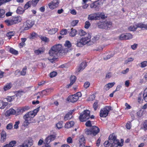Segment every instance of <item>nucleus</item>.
Masks as SVG:
<instances>
[{
  "label": "nucleus",
  "mask_w": 147,
  "mask_h": 147,
  "mask_svg": "<svg viewBox=\"0 0 147 147\" xmlns=\"http://www.w3.org/2000/svg\"><path fill=\"white\" fill-rule=\"evenodd\" d=\"M39 108L34 109L32 111L27 113L24 117L23 119L24 121L23 123V125L24 127L28 126L30 123H34L33 118L36 115L39 111Z\"/></svg>",
  "instance_id": "f257e3e1"
},
{
  "label": "nucleus",
  "mask_w": 147,
  "mask_h": 147,
  "mask_svg": "<svg viewBox=\"0 0 147 147\" xmlns=\"http://www.w3.org/2000/svg\"><path fill=\"white\" fill-rule=\"evenodd\" d=\"M62 49V45L60 44L56 45L51 47L49 51V53L50 56L53 57L51 58L49 57V60L51 62H53L57 59L56 57L57 56L58 53H61Z\"/></svg>",
  "instance_id": "f03ea898"
},
{
  "label": "nucleus",
  "mask_w": 147,
  "mask_h": 147,
  "mask_svg": "<svg viewBox=\"0 0 147 147\" xmlns=\"http://www.w3.org/2000/svg\"><path fill=\"white\" fill-rule=\"evenodd\" d=\"M90 38L91 36L89 34L82 36L77 41L76 45L78 47H82L89 42H91Z\"/></svg>",
  "instance_id": "7ed1b4c3"
},
{
  "label": "nucleus",
  "mask_w": 147,
  "mask_h": 147,
  "mask_svg": "<svg viewBox=\"0 0 147 147\" xmlns=\"http://www.w3.org/2000/svg\"><path fill=\"white\" fill-rule=\"evenodd\" d=\"M100 131V129L97 127L93 126L90 127V129H87L86 131V134L88 135L92 136H95Z\"/></svg>",
  "instance_id": "20e7f679"
},
{
  "label": "nucleus",
  "mask_w": 147,
  "mask_h": 147,
  "mask_svg": "<svg viewBox=\"0 0 147 147\" xmlns=\"http://www.w3.org/2000/svg\"><path fill=\"white\" fill-rule=\"evenodd\" d=\"M119 140L117 139V137L114 133L111 134L109 136V140L107 141H106L104 143V146L106 147H108L111 144L116 141Z\"/></svg>",
  "instance_id": "39448f33"
},
{
  "label": "nucleus",
  "mask_w": 147,
  "mask_h": 147,
  "mask_svg": "<svg viewBox=\"0 0 147 147\" xmlns=\"http://www.w3.org/2000/svg\"><path fill=\"white\" fill-rule=\"evenodd\" d=\"M90 118V111L88 110L84 111L83 113H81L79 118L81 121H86Z\"/></svg>",
  "instance_id": "423d86ee"
},
{
  "label": "nucleus",
  "mask_w": 147,
  "mask_h": 147,
  "mask_svg": "<svg viewBox=\"0 0 147 147\" xmlns=\"http://www.w3.org/2000/svg\"><path fill=\"white\" fill-rule=\"evenodd\" d=\"M82 94L80 92H78L76 94L69 96L67 98V100L72 102L77 101L79 97H81Z\"/></svg>",
  "instance_id": "0eeeda50"
},
{
  "label": "nucleus",
  "mask_w": 147,
  "mask_h": 147,
  "mask_svg": "<svg viewBox=\"0 0 147 147\" xmlns=\"http://www.w3.org/2000/svg\"><path fill=\"white\" fill-rule=\"evenodd\" d=\"M111 106H106L103 109H101L100 113V117H105L108 115L109 111L111 110Z\"/></svg>",
  "instance_id": "6e6552de"
},
{
  "label": "nucleus",
  "mask_w": 147,
  "mask_h": 147,
  "mask_svg": "<svg viewBox=\"0 0 147 147\" xmlns=\"http://www.w3.org/2000/svg\"><path fill=\"white\" fill-rule=\"evenodd\" d=\"M132 34L129 33L122 34L119 36V38L121 40H130L132 39Z\"/></svg>",
  "instance_id": "1a4fd4ad"
},
{
  "label": "nucleus",
  "mask_w": 147,
  "mask_h": 147,
  "mask_svg": "<svg viewBox=\"0 0 147 147\" xmlns=\"http://www.w3.org/2000/svg\"><path fill=\"white\" fill-rule=\"evenodd\" d=\"M101 13H100L90 14L88 15V19L91 20H96L101 16Z\"/></svg>",
  "instance_id": "9d476101"
},
{
  "label": "nucleus",
  "mask_w": 147,
  "mask_h": 147,
  "mask_svg": "<svg viewBox=\"0 0 147 147\" xmlns=\"http://www.w3.org/2000/svg\"><path fill=\"white\" fill-rule=\"evenodd\" d=\"M87 63L85 62H82L80 65L79 67L76 70V73H78L82 71L87 66Z\"/></svg>",
  "instance_id": "9b49d317"
},
{
  "label": "nucleus",
  "mask_w": 147,
  "mask_h": 147,
  "mask_svg": "<svg viewBox=\"0 0 147 147\" xmlns=\"http://www.w3.org/2000/svg\"><path fill=\"white\" fill-rule=\"evenodd\" d=\"M100 3L98 1H96L90 4V7L91 8H94L96 11H98L100 8Z\"/></svg>",
  "instance_id": "f8f14e48"
},
{
  "label": "nucleus",
  "mask_w": 147,
  "mask_h": 147,
  "mask_svg": "<svg viewBox=\"0 0 147 147\" xmlns=\"http://www.w3.org/2000/svg\"><path fill=\"white\" fill-rule=\"evenodd\" d=\"M33 25L31 22L29 20L27 21L24 24V30H27L31 27Z\"/></svg>",
  "instance_id": "ddd939ff"
},
{
  "label": "nucleus",
  "mask_w": 147,
  "mask_h": 147,
  "mask_svg": "<svg viewBox=\"0 0 147 147\" xmlns=\"http://www.w3.org/2000/svg\"><path fill=\"white\" fill-rule=\"evenodd\" d=\"M112 23L110 22H105L102 24L101 27L102 28L108 29L110 28L112 26Z\"/></svg>",
  "instance_id": "4468645a"
},
{
  "label": "nucleus",
  "mask_w": 147,
  "mask_h": 147,
  "mask_svg": "<svg viewBox=\"0 0 147 147\" xmlns=\"http://www.w3.org/2000/svg\"><path fill=\"white\" fill-rule=\"evenodd\" d=\"M85 139L83 136H81L79 137V143L80 144V146L83 147L85 146Z\"/></svg>",
  "instance_id": "2eb2a0df"
},
{
  "label": "nucleus",
  "mask_w": 147,
  "mask_h": 147,
  "mask_svg": "<svg viewBox=\"0 0 147 147\" xmlns=\"http://www.w3.org/2000/svg\"><path fill=\"white\" fill-rule=\"evenodd\" d=\"M55 138V136L53 135H50L47 137L45 140V142L46 143L49 144L50 142L54 140Z\"/></svg>",
  "instance_id": "dca6fc26"
},
{
  "label": "nucleus",
  "mask_w": 147,
  "mask_h": 147,
  "mask_svg": "<svg viewBox=\"0 0 147 147\" xmlns=\"http://www.w3.org/2000/svg\"><path fill=\"white\" fill-rule=\"evenodd\" d=\"M16 113V111L15 110L13 109H10L6 111L5 113V115L6 116L8 117L11 115L15 114Z\"/></svg>",
  "instance_id": "f3484780"
},
{
  "label": "nucleus",
  "mask_w": 147,
  "mask_h": 147,
  "mask_svg": "<svg viewBox=\"0 0 147 147\" xmlns=\"http://www.w3.org/2000/svg\"><path fill=\"white\" fill-rule=\"evenodd\" d=\"M1 141L2 142H4L6 140V132L4 131H2L1 133Z\"/></svg>",
  "instance_id": "a211bd4d"
},
{
  "label": "nucleus",
  "mask_w": 147,
  "mask_h": 147,
  "mask_svg": "<svg viewBox=\"0 0 147 147\" xmlns=\"http://www.w3.org/2000/svg\"><path fill=\"white\" fill-rule=\"evenodd\" d=\"M45 51V49L42 48H40L34 51V53L36 55H39L43 53Z\"/></svg>",
  "instance_id": "6ab92c4d"
},
{
  "label": "nucleus",
  "mask_w": 147,
  "mask_h": 147,
  "mask_svg": "<svg viewBox=\"0 0 147 147\" xmlns=\"http://www.w3.org/2000/svg\"><path fill=\"white\" fill-rule=\"evenodd\" d=\"M76 80V77L75 76H71L70 78V83L69 84L67 85V88H69L75 82Z\"/></svg>",
  "instance_id": "aec40b11"
},
{
  "label": "nucleus",
  "mask_w": 147,
  "mask_h": 147,
  "mask_svg": "<svg viewBox=\"0 0 147 147\" xmlns=\"http://www.w3.org/2000/svg\"><path fill=\"white\" fill-rule=\"evenodd\" d=\"M115 84V82L109 83L105 86L104 89L106 90H108L110 88L113 87Z\"/></svg>",
  "instance_id": "412c9836"
},
{
  "label": "nucleus",
  "mask_w": 147,
  "mask_h": 147,
  "mask_svg": "<svg viewBox=\"0 0 147 147\" xmlns=\"http://www.w3.org/2000/svg\"><path fill=\"white\" fill-rule=\"evenodd\" d=\"M111 144L110 147H117L118 146H121L123 145V143H120L119 141H116Z\"/></svg>",
  "instance_id": "4be33fe9"
},
{
  "label": "nucleus",
  "mask_w": 147,
  "mask_h": 147,
  "mask_svg": "<svg viewBox=\"0 0 147 147\" xmlns=\"http://www.w3.org/2000/svg\"><path fill=\"white\" fill-rule=\"evenodd\" d=\"M74 124V122L73 121H69L65 123V127L67 128H69L72 127Z\"/></svg>",
  "instance_id": "5701e85b"
},
{
  "label": "nucleus",
  "mask_w": 147,
  "mask_h": 147,
  "mask_svg": "<svg viewBox=\"0 0 147 147\" xmlns=\"http://www.w3.org/2000/svg\"><path fill=\"white\" fill-rule=\"evenodd\" d=\"M12 19L14 24L20 22L22 20V18L20 16L14 17Z\"/></svg>",
  "instance_id": "b1692460"
},
{
  "label": "nucleus",
  "mask_w": 147,
  "mask_h": 147,
  "mask_svg": "<svg viewBox=\"0 0 147 147\" xmlns=\"http://www.w3.org/2000/svg\"><path fill=\"white\" fill-rule=\"evenodd\" d=\"M16 143L15 140H13L10 142L8 144H7L2 147H13Z\"/></svg>",
  "instance_id": "393cba45"
},
{
  "label": "nucleus",
  "mask_w": 147,
  "mask_h": 147,
  "mask_svg": "<svg viewBox=\"0 0 147 147\" xmlns=\"http://www.w3.org/2000/svg\"><path fill=\"white\" fill-rule=\"evenodd\" d=\"M136 26L137 28H139L142 29L144 28L145 29H147V24H143L142 23H140L136 24Z\"/></svg>",
  "instance_id": "a878e982"
},
{
  "label": "nucleus",
  "mask_w": 147,
  "mask_h": 147,
  "mask_svg": "<svg viewBox=\"0 0 147 147\" xmlns=\"http://www.w3.org/2000/svg\"><path fill=\"white\" fill-rule=\"evenodd\" d=\"M72 117V112H69L64 117V119L65 121H67L70 119Z\"/></svg>",
  "instance_id": "bb28decb"
},
{
  "label": "nucleus",
  "mask_w": 147,
  "mask_h": 147,
  "mask_svg": "<svg viewBox=\"0 0 147 147\" xmlns=\"http://www.w3.org/2000/svg\"><path fill=\"white\" fill-rule=\"evenodd\" d=\"M30 107L28 106H26L20 108V112H24L29 110Z\"/></svg>",
  "instance_id": "cd10ccee"
},
{
  "label": "nucleus",
  "mask_w": 147,
  "mask_h": 147,
  "mask_svg": "<svg viewBox=\"0 0 147 147\" xmlns=\"http://www.w3.org/2000/svg\"><path fill=\"white\" fill-rule=\"evenodd\" d=\"M8 105L7 102L0 101V109H3Z\"/></svg>",
  "instance_id": "c85d7f7f"
},
{
  "label": "nucleus",
  "mask_w": 147,
  "mask_h": 147,
  "mask_svg": "<svg viewBox=\"0 0 147 147\" xmlns=\"http://www.w3.org/2000/svg\"><path fill=\"white\" fill-rule=\"evenodd\" d=\"M5 22L7 26H10L14 24L12 19L11 20H6Z\"/></svg>",
  "instance_id": "c756f323"
},
{
  "label": "nucleus",
  "mask_w": 147,
  "mask_h": 147,
  "mask_svg": "<svg viewBox=\"0 0 147 147\" xmlns=\"http://www.w3.org/2000/svg\"><path fill=\"white\" fill-rule=\"evenodd\" d=\"M24 9L22 7H18L16 11V12L17 13L21 14L24 12Z\"/></svg>",
  "instance_id": "7c9ffc66"
},
{
  "label": "nucleus",
  "mask_w": 147,
  "mask_h": 147,
  "mask_svg": "<svg viewBox=\"0 0 147 147\" xmlns=\"http://www.w3.org/2000/svg\"><path fill=\"white\" fill-rule=\"evenodd\" d=\"M71 31L70 32L69 35L70 36L73 37L76 36L77 34V30L75 29H73L72 28L71 29Z\"/></svg>",
  "instance_id": "2f4dec72"
},
{
  "label": "nucleus",
  "mask_w": 147,
  "mask_h": 147,
  "mask_svg": "<svg viewBox=\"0 0 147 147\" xmlns=\"http://www.w3.org/2000/svg\"><path fill=\"white\" fill-rule=\"evenodd\" d=\"M58 29L57 28H52L49 30L48 33L51 35L54 34L58 31Z\"/></svg>",
  "instance_id": "473e14b6"
},
{
  "label": "nucleus",
  "mask_w": 147,
  "mask_h": 147,
  "mask_svg": "<svg viewBox=\"0 0 147 147\" xmlns=\"http://www.w3.org/2000/svg\"><path fill=\"white\" fill-rule=\"evenodd\" d=\"M12 85L11 83L7 84L4 87V90L6 91L10 89Z\"/></svg>",
  "instance_id": "72a5a7b5"
},
{
  "label": "nucleus",
  "mask_w": 147,
  "mask_h": 147,
  "mask_svg": "<svg viewBox=\"0 0 147 147\" xmlns=\"http://www.w3.org/2000/svg\"><path fill=\"white\" fill-rule=\"evenodd\" d=\"M128 30L131 31H134L137 29L136 25H132L128 27Z\"/></svg>",
  "instance_id": "f704fd0d"
},
{
  "label": "nucleus",
  "mask_w": 147,
  "mask_h": 147,
  "mask_svg": "<svg viewBox=\"0 0 147 147\" xmlns=\"http://www.w3.org/2000/svg\"><path fill=\"white\" fill-rule=\"evenodd\" d=\"M15 34V32L14 31H11L7 33L6 36L8 38L10 39L11 36H13Z\"/></svg>",
  "instance_id": "c9c22d12"
},
{
  "label": "nucleus",
  "mask_w": 147,
  "mask_h": 147,
  "mask_svg": "<svg viewBox=\"0 0 147 147\" xmlns=\"http://www.w3.org/2000/svg\"><path fill=\"white\" fill-rule=\"evenodd\" d=\"M25 144H26L27 145V147L29 146H31L32 145V140H27L24 143Z\"/></svg>",
  "instance_id": "e433bc0d"
},
{
  "label": "nucleus",
  "mask_w": 147,
  "mask_h": 147,
  "mask_svg": "<svg viewBox=\"0 0 147 147\" xmlns=\"http://www.w3.org/2000/svg\"><path fill=\"white\" fill-rule=\"evenodd\" d=\"M9 51V52L13 54L17 55L18 54V51L12 48H10Z\"/></svg>",
  "instance_id": "4c0bfd02"
},
{
  "label": "nucleus",
  "mask_w": 147,
  "mask_h": 147,
  "mask_svg": "<svg viewBox=\"0 0 147 147\" xmlns=\"http://www.w3.org/2000/svg\"><path fill=\"white\" fill-rule=\"evenodd\" d=\"M100 38V36L99 35H96L91 40V42L92 43L95 42L96 41L98 40Z\"/></svg>",
  "instance_id": "58836bf2"
},
{
  "label": "nucleus",
  "mask_w": 147,
  "mask_h": 147,
  "mask_svg": "<svg viewBox=\"0 0 147 147\" xmlns=\"http://www.w3.org/2000/svg\"><path fill=\"white\" fill-rule=\"evenodd\" d=\"M15 98L16 96H8L6 98V99L8 101L11 102Z\"/></svg>",
  "instance_id": "ea45409f"
},
{
  "label": "nucleus",
  "mask_w": 147,
  "mask_h": 147,
  "mask_svg": "<svg viewBox=\"0 0 147 147\" xmlns=\"http://www.w3.org/2000/svg\"><path fill=\"white\" fill-rule=\"evenodd\" d=\"M53 4V5L54 6L55 8L58 6L59 4V2L57 0H54L53 1L51 2Z\"/></svg>",
  "instance_id": "a19ab883"
},
{
  "label": "nucleus",
  "mask_w": 147,
  "mask_h": 147,
  "mask_svg": "<svg viewBox=\"0 0 147 147\" xmlns=\"http://www.w3.org/2000/svg\"><path fill=\"white\" fill-rule=\"evenodd\" d=\"M5 11L3 9H0V18H3L4 17Z\"/></svg>",
  "instance_id": "79ce46f5"
},
{
  "label": "nucleus",
  "mask_w": 147,
  "mask_h": 147,
  "mask_svg": "<svg viewBox=\"0 0 147 147\" xmlns=\"http://www.w3.org/2000/svg\"><path fill=\"white\" fill-rule=\"evenodd\" d=\"M140 67L144 68L147 66V61H144L141 63Z\"/></svg>",
  "instance_id": "37998d69"
},
{
  "label": "nucleus",
  "mask_w": 147,
  "mask_h": 147,
  "mask_svg": "<svg viewBox=\"0 0 147 147\" xmlns=\"http://www.w3.org/2000/svg\"><path fill=\"white\" fill-rule=\"evenodd\" d=\"M26 67H24L22 69V71L20 72L21 75L22 76H25L26 74Z\"/></svg>",
  "instance_id": "c03bdc74"
},
{
  "label": "nucleus",
  "mask_w": 147,
  "mask_h": 147,
  "mask_svg": "<svg viewBox=\"0 0 147 147\" xmlns=\"http://www.w3.org/2000/svg\"><path fill=\"white\" fill-rule=\"evenodd\" d=\"M31 5V2L30 1L28 2L25 5L24 8L25 9H28L29 7H30Z\"/></svg>",
  "instance_id": "a18cd8bd"
},
{
  "label": "nucleus",
  "mask_w": 147,
  "mask_h": 147,
  "mask_svg": "<svg viewBox=\"0 0 147 147\" xmlns=\"http://www.w3.org/2000/svg\"><path fill=\"white\" fill-rule=\"evenodd\" d=\"M39 0H32V1H31V4H32L33 6L34 7L36 5Z\"/></svg>",
  "instance_id": "49530a36"
},
{
  "label": "nucleus",
  "mask_w": 147,
  "mask_h": 147,
  "mask_svg": "<svg viewBox=\"0 0 147 147\" xmlns=\"http://www.w3.org/2000/svg\"><path fill=\"white\" fill-rule=\"evenodd\" d=\"M40 38L42 40L46 42H48L49 41V38L46 37L41 36Z\"/></svg>",
  "instance_id": "de8ad7c7"
},
{
  "label": "nucleus",
  "mask_w": 147,
  "mask_h": 147,
  "mask_svg": "<svg viewBox=\"0 0 147 147\" xmlns=\"http://www.w3.org/2000/svg\"><path fill=\"white\" fill-rule=\"evenodd\" d=\"M146 89L145 90L144 93L143 94V98L145 101L147 102V92H146Z\"/></svg>",
  "instance_id": "09e8293b"
},
{
  "label": "nucleus",
  "mask_w": 147,
  "mask_h": 147,
  "mask_svg": "<svg viewBox=\"0 0 147 147\" xmlns=\"http://www.w3.org/2000/svg\"><path fill=\"white\" fill-rule=\"evenodd\" d=\"M80 34L81 36H85L87 34H87L86 32L84 31L83 30H81L80 32Z\"/></svg>",
  "instance_id": "8fccbe9b"
},
{
  "label": "nucleus",
  "mask_w": 147,
  "mask_h": 147,
  "mask_svg": "<svg viewBox=\"0 0 147 147\" xmlns=\"http://www.w3.org/2000/svg\"><path fill=\"white\" fill-rule=\"evenodd\" d=\"M95 96L94 94H92L89 96L88 99V101H92L94 100L95 98Z\"/></svg>",
  "instance_id": "3c124183"
},
{
  "label": "nucleus",
  "mask_w": 147,
  "mask_h": 147,
  "mask_svg": "<svg viewBox=\"0 0 147 147\" xmlns=\"http://www.w3.org/2000/svg\"><path fill=\"white\" fill-rule=\"evenodd\" d=\"M134 60V59L132 57H130L128 58L125 61V63H128L133 61Z\"/></svg>",
  "instance_id": "603ef678"
},
{
  "label": "nucleus",
  "mask_w": 147,
  "mask_h": 147,
  "mask_svg": "<svg viewBox=\"0 0 147 147\" xmlns=\"http://www.w3.org/2000/svg\"><path fill=\"white\" fill-rule=\"evenodd\" d=\"M67 33V30L66 29H63L60 32V34L62 35H66Z\"/></svg>",
  "instance_id": "864d4df0"
},
{
  "label": "nucleus",
  "mask_w": 147,
  "mask_h": 147,
  "mask_svg": "<svg viewBox=\"0 0 147 147\" xmlns=\"http://www.w3.org/2000/svg\"><path fill=\"white\" fill-rule=\"evenodd\" d=\"M90 25V22L88 21H86L85 22L84 27L86 29H88Z\"/></svg>",
  "instance_id": "5fc2aeb1"
},
{
  "label": "nucleus",
  "mask_w": 147,
  "mask_h": 147,
  "mask_svg": "<svg viewBox=\"0 0 147 147\" xmlns=\"http://www.w3.org/2000/svg\"><path fill=\"white\" fill-rule=\"evenodd\" d=\"M65 46L68 48L70 47L71 46L70 42L69 41H66L65 44Z\"/></svg>",
  "instance_id": "6e6d98bb"
},
{
  "label": "nucleus",
  "mask_w": 147,
  "mask_h": 147,
  "mask_svg": "<svg viewBox=\"0 0 147 147\" xmlns=\"http://www.w3.org/2000/svg\"><path fill=\"white\" fill-rule=\"evenodd\" d=\"M98 107V102L96 101L94 102L93 105V107L95 111H96Z\"/></svg>",
  "instance_id": "4d7b16f0"
},
{
  "label": "nucleus",
  "mask_w": 147,
  "mask_h": 147,
  "mask_svg": "<svg viewBox=\"0 0 147 147\" xmlns=\"http://www.w3.org/2000/svg\"><path fill=\"white\" fill-rule=\"evenodd\" d=\"M20 123L19 121H16L14 125V128L15 129H17L18 128V125Z\"/></svg>",
  "instance_id": "13d9d810"
},
{
  "label": "nucleus",
  "mask_w": 147,
  "mask_h": 147,
  "mask_svg": "<svg viewBox=\"0 0 147 147\" xmlns=\"http://www.w3.org/2000/svg\"><path fill=\"white\" fill-rule=\"evenodd\" d=\"M90 85V83L89 82H87L84 83V86L85 88H88L89 87Z\"/></svg>",
  "instance_id": "bf43d9fd"
},
{
  "label": "nucleus",
  "mask_w": 147,
  "mask_h": 147,
  "mask_svg": "<svg viewBox=\"0 0 147 147\" xmlns=\"http://www.w3.org/2000/svg\"><path fill=\"white\" fill-rule=\"evenodd\" d=\"M57 73L56 72L53 71L50 73V77L51 78H53L56 76Z\"/></svg>",
  "instance_id": "052dcab7"
},
{
  "label": "nucleus",
  "mask_w": 147,
  "mask_h": 147,
  "mask_svg": "<svg viewBox=\"0 0 147 147\" xmlns=\"http://www.w3.org/2000/svg\"><path fill=\"white\" fill-rule=\"evenodd\" d=\"M13 128V125L12 123H9L6 126V128L7 129H11Z\"/></svg>",
  "instance_id": "680f3d73"
},
{
  "label": "nucleus",
  "mask_w": 147,
  "mask_h": 147,
  "mask_svg": "<svg viewBox=\"0 0 147 147\" xmlns=\"http://www.w3.org/2000/svg\"><path fill=\"white\" fill-rule=\"evenodd\" d=\"M113 54H111V55H108L104 57V59L105 60H107L110 58L111 57H112L113 56Z\"/></svg>",
  "instance_id": "e2e57ef3"
},
{
  "label": "nucleus",
  "mask_w": 147,
  "mask_h": 147,
  "mask_svg": "<svg viewBox=\"0 0 147 147\" xmlns=\"http://www.w3.org/2000/svg\"><path fill=\"white\" fill-rule=\"evenodd\" d=\"M78 20H74L71 22V26H76L78 23Z\"/></svg>",
  "instance_id": "0e129e2a"
},
{
  "label": "nucleus",
  "mask_w": 147,
  "mask_h": 147,
  "mask_svg": "<svg viewBox=\"0 0 147 147\" xmlns=\"http://www.w3.org/2000/svg\"><path fill=\"white\" fill-rule=\"evenodd\" d=\"M56 126L58 129H60L62 127V125L61 123L59 122L56 124Z\"/></svg>",
  "instance_id": "69168bd1"
},
{
  "label": "nucleus",
  "mask_w": 147,
  "mask_h": 147,
  "mask_svg": "<svg viewBox=\"0 0 147 147\" xmlns=\"http://www.w3.org/2000/svg\"><path fill=\"white\" fill-rule=\"evenodd\" d=\"M126 128L129 129H130L131 126L130 124V121H128L126 125Z\"/></svg>",
  "instance_id": "338daca9"
},
{
  "label": "nucleus",
  "mask_w": 147,
  "mask_h": 147,
  "mask_svg": "<svg viewBox=\"0 0 147 147\" xmlns=\"http://www.w3.org/2000/svg\"><path fill=\"white\" fill-rule=\"evenodd\" d=\"M144 130H146L147 129V120H146L143 124Z\"/></svg>",
  "instance_id": "774afa93"
}]
</instances>
